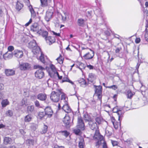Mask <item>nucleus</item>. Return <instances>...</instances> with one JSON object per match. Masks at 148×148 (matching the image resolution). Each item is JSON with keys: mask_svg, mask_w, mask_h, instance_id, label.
<instances>
[{"mask_svg": "<svg viewBox=\"0 0 148 148\" xmlns=\"http://www.w3.org/2000/svg\"><path fill=\"white\" fill-rule=\"evenodd\" d=\"M96 140H98V141L96 143V146H98L100 145L101 144V142L102 140H101L99 139H96Z\"/></svg>", "mask_w": 148, "mask_h": 148, "instance_id": "53", "label": "nucleus"}, {"mask_svg": "<svg viewBox=\"0 0 148 148\" xmlns=\"http://www.w3.org/2000/svg\"><path fill=\"white\" fill-rule=\"evenodd\" d=\"M34 69H38V70H45V68L39 65H36L34 66Z\"/></svg>", "mask_w": 148, "mask_h": 148, "instance_id": "44", "label": "nucleus"}, {"mask_svg": "<svg viewBox=\"0 0 148 148\" xmlns=\"http://www.w3.org/2000/svg\"><path fill=\"white\" fill-rule=\"evenodd\" d=\"M13 55L18 58H21L23 56V53L22 51L16 50L13 52Z\"/></svg>", "mask_w": 148, "mask_h": 148, "instance_id": "12", "label": "nucleus"}, {"mask_svg": "<svg viewBox=\"0 0 148 148\" xmlns=\"http://www.w3.org/2000/svg\"><path fill=\"white\" fill-rule=\"evenodd\" d=\"M122 48L121 47H117L115 50V53L116 54H118L120 53V51L121 50Z\"/></svg>", "mask_w": 148, "mask_h": 148, "instance_id": "51", "label": "nucleus"}, {"mask_svg": "<svg viewBox=\"0 0 148 148\" xmlns=\"http://www.w3.org/2000/svg\"><path fill=\"white\" fill-rule=\"evenodd\" d=\"M84 119L85 121H90L91 118L90 116L88 114H85L84 115Z\"/></svg>", "mask_w": 148, "mask_h": 148, "instance_id": "41", "label": "nucleus"}, {"mask_svg": "<svg viewBox=\"0 0 148 148\" xmlns=\"http://www.w3.org/2000/svg\"><path fill=\"white\" fill-rule=\"evenodd\" d=\"M52 32L53 35H55L56 36H60V33H56L55 32H54L53 31H52Z\"/></svg>", "mask_w": 148, "mask_h": 148, "instance_id": "58", "label": "nucleus"}, {"mask_svg": "<svg viewBox=\"0 0 148 148\" xmlns=\"http://www.w3.org/2000/svg\"><path fill=\"white\" fill-rule=\"evenodd\" d=\"M76 127H77V128H79L82 130H84L85 129V125L82 126V123H77V125L76 126Z\"/></svg>", "mask_w": 148, "mask_h": 148, "instance_id": "37", "label": "nucleus"}, {"mask_svg": "<svg viewBox=\"0 0 148 148\" xmlns=\"http://www.w3.org/2000/svg\"><path fill=\"white\" fill-rule=\"evenodd\" d=\"M12 142V139L9 137H5L4 138L3 143L5 145L11 144Z\"/></svg>", "mask_w": 148, "mask_h": 148, "instance_id": "20", "label": "nucleus"}, {"mask_svg": "<svg viewBox=\"0 0 148 148\" xmlns=\"http://www.w3.org/2000/svg\"><path fill=\"white\" fill-rule=\"evenodd\" d=\"M79 82L81 84V85L82 86H83L84 85H86L87 84L85 81V80L83 78H82L80 80H79Z\"/></svg>", "mask_w": 148, "mask_h": 148, "instance_id": "38", "label": "nucleus"}, {"mask_svg": "<svg viewBox=\"0 0 148 148\" xmlns=\"http://www.w3.org/2000/svg\"><path fill=\"white\" fill-rule=\"evenodd\" d=\"M38 70L35 73V77L39 79H41L45 75V74L43 72V70Z\"/></svg>", "mask_w": 148, "mask_h": 148, "instance_id": "6", "label": "nucleus"}, {"mask_svg": "<svg viewBox=\"0 0 148 148\" xmlns=\"http://www.w3.org/2000/svg\"><path fill=\"white\" fill-rule=\"evenodd\" d=\"M62 93L60 90H57V92L53 91L51 94L50 98L51 100L54 102H58L60 99V95Z\"/></svg>", "mask_w": 148, "mask_h": 148, "instance_id": "1", "label": "nucleus"}, {"mask_svg": "<svg viewBox=\"0 0 148 148\" xmlns=\"http://www.w3.org/2000/svg\"><path fill=\"white\" fill-rule=\"evenodd\" d=\"M32 19L31 18H30L29 21L27 22V23L25 24V26H28L31 23V22H32Z\"/></svg>", "mask_w": 148, "mask_h": 148, "instance_id": "61", "label": "nucleus"}, {"mask_svg": "<svg viewBox=\"0 0 148 148\" xmlns=\"http://www.w3.org/2000/svg\"><path fill=\"white\" fill-rule=\"evenodd\" d=\"M37 98L41 101H45L47 98V96L45 94L39 93L37 96Z\"/></svg>", "mask_w": 148, "mask_h": 148, "instance_id": "17", "label": "nucleus"}, {"mask_svg": "<svg viewBox=\"0 0 148 148\" xmlns=\"http://www.w3.org/2000/svg\"><path fill=\"white\" fill-rule=\"evenodd\" d=\"M81 131H82L79 128H77V127H76V128L73 130V133H74L75 134L79 135V134L80 133Z\"/></svg>", "mask_w": 148, "mask_h": 148, "instance_id": "36", "label": "nucleus"}, {"mask_svg": "<svg viewBox=\"0 0 148 148\" xmlns=\"http://www.w3.org/2000/svg\"><path fill=\"white\" fill-rule=\"evenodd\" d=\"M23 7V5L17 1L16 6V9L18 11H20Z\"/></svg>", "mask_w": 148, "mask_h": 148, "instance_id": "27", "label": "nucleus"}, {"mask_svg": "<svg viewBox=\"0 0 148 148\" xmlns=\"http://www.w3.org/2000/svg\"><path fill=\"white\" fill-rule=\"evenodd\" d=\"M93 138L95 139H99L101 140H103V136L100 134L98 129L95 131V133L93 136Z\"/></svg>", "mask_w": 148, "mask_h": 148, "instance_id": "14", "label": "nucleus"}, {"mask_svg": "<svg viewBox=\"0 0 148 148\" xmlns=\"http://www.w3.org/2000/svg\"><path fill=\"white\" fill-rule=\"evenodd\" d=\"M64 126L66 128L69 127L71 126V118L69 116H66L63 120Z\"/></svg>", "mask_w": 148, "mask_h": 148, "instance_id": "7", "label": "nucleus"}, {"mask_svg": "<svg viewBox=\"0 0 148 148\" xmlns=\"http://www.w3.org/2000/svg\"><path fill=\"white\" fill-rule=\"evenodd\" d=\"M29 10L31 12V17L32 18H34L36 16V13L35 12L34 9L32 8L31 5L29 6Z\"/></svg>", "mask_w": 148, "mask_h": 148, "instance_id": "25", "label": "nucleus"}, {"mask_svg": "<svg viewBox=\"0 0 148 148\" xmlns=\"http://www.w3.org/2000/svg\"><path fill=\"white\" fill-rule=\"evenodd\" d=\"M46 115H48V117H51L53 114V112L50 107L47 106L45 109Z\"/></svg>", "mask_w": 148, "mask_h": 148, "instance_id": "11", "label": "nucleus"}, {"mask_svg": "<svg viewBox=\"0 0 148 148\" xmlns=\"http://www.w3.org/2000/svg\"><path fill=\"white\" fill-rule=\"evenodd\" d=\"M107 87L110 88H112V89L115 90L117 89L118 88L117 86L116 85H113L112 86H107Z\"/></svg>", "mask_w": 148, "mask_h": 148, "instance_id": "50", "label": "nucleus"}, {"mask_svg": "<svg viewBox=\"0 0 148 148\" xmlns=\"http://www.w3.org/2000/svg\"><path fill=\"white\" fill-rule=\"evenodd\" d=\"M38 34L40 35H41L44 38H45V39L47 38L48 35V32L45 30H44L40 29L39 31H38Z\"/></svg>", "mask_w": 148, "mask_h": 148, "instance_id": "16", "label": "nucleus"}, {"mask_svg": "<svg viewBox=\"0 0 148 148\" xmlns=\"http://www.w3.org/2000/svg\"><path fill=\"white\" fill-rule=\"evenodd\" d=\"M111 122L114 125V128L116 129H117L119 128V126L121 125V121L122 119H120L119 122H117L115 119L114 117H112L111 118Z\"/></svg>", "mask_w": 148, "mask_h": 148, "instance_id": "10", "label": "nucleus"}, {"mask_svg": "<svg viewBox=\"0 0 148 148\" xmlns=\"http://www.w3.org/2000/svg\"><path fill=\"white\" fill-rule=\"evenodd\" d=\"M54 148H64V146H59L57 145L54 146Z\"/></svg>", "mask_w": 148, "mask_h": 148, "instance_id": "63", "label": "nucleus"}, {"mask_svg": "<svg viewBox=\"0 0 148 148\" xmlns=\"http://www.w3.org/2000/svg\"><path fill=\"white\" fill-rule=\"evenodd\" d=\"M87 67L90 70L93 69L94 67V66L91 65H87Z\"/></svg>", "mask_w": 148, "mask_h": 148, "instance_id": "59", "label": "nucleus"}, {"mask_svg": "<svg viewBox=\"0 0 148 148\" xmlns=\"http://www.w3.org/2000/svg\"><path fill=\"white\" fill-rule=\"evenodd\" d=\"M42 6H46L48 5V0H40Z\"/></svg>", "mask_w": 148, "mask_h": 148, "instance_id": "40", "label": "nucleus"}, {"mask_svg": "<svg viewBox=\"0 0 148 148\" xmlns=\"http://www.w3.org/2000/svg\"><path fill=\"white\" fill-rule=\"evenodd\" d=\"M118 56L119 58H121L125 56V55L123 53L121 52L119 53Z\"/></svg>", "mask_w": 148, "mask_h": 148, "instance_id": "52", "label": "nucleus"}, {"mask_svg": "<svg viewBox=\"0 0 148 148\" xmlns=\"http://www.w3.org/2000/svg\"><path fill=\"white\" fill-rule=\"evenodd\" d=\"M96 75L95 74L91 73L89 74L88 78V79L89 82L94 84V81L96 79Z\"/></svg>", "mask_w": 148, "mask_h": 148, "instance_id": "13", "label": "nucleus"}, {"mask_svg": "<svg viewBox=\"0 0 148 148\" xmlns=\"http://www.w3.org/2000/svg\"><path fill=\"white\" fill-rule=\"evenodd\" d=\"M77 123H82V126H84V121L81 117H78V118Z\"/></svg>", "mask_w": 148, "mask_h": 148, "instance_id": "45", "label": "nucleus"}, {"mask_svg": "<svg viewBox=\"0 0 148 148\" xmlns=\"http://www.w3.org/2000/svg\"><path fill=\"white\" fill-rule=\"evenodd\" d=\"M27 46L29 48L32 49L33 50H36V51H34L36 53H37L40 50V47L37 45L36 41L34 40L30 41Z\"/></svg>", "mask_w": 148, "mask_h": 148, "instance_id": "2", "label": "nucleus"}, {"mask_svg": "<svg viewBox=\"0 0 148 148\" xmlns=\"http://www.w3.org/2000/svg\"><path fill=\"white\" fill-rule=\"evenodd\" d=\"M64 82H68L70 83H71L72 84H74V83L70 80L68 77H64L62 80V83Z\"/></svg>", "mask_w": 148, "mask_h": 148, "instance_id": "34", "label": "nucleus"}, {"mask_svg": "<svg viewBox=\"0 0 148 148\" xmlns=\"http://www.w3.org/2000/svg\"><path fill=\"white\" fill-rule=\"evenodd\" d=\"M6 114L7 116L11 117L13 115V113L11 110H9L6 112Z\"/></svg>", "mask_w": 148, "mask_h": 148, "instance_id": "48", "label": "nucleus"}, {"mask_svg": "<svg viewBox=\"0 0 148 148\" xmlns=\"http://www.w3.org/2000/svg\"><path fill=\"white\" fill-rule=\"evenodd\" d=\"M8 50L10 51H11L14 50V47L12 46H9L8 47Z\"/></svg>", "mask_w": 148, "mask_h": 148, "instance_id": "56", "label": "nucleus"}, {"mask_svg": "<svg viewBox=\"0 0 148 148\" xmlns=\"http://www.w3.org/2000/svg\"><path fill=\"white\" fill-rule=\"evenodd\" d=\"M9 104V102L7 99H5L3 100L1 102L2 106L3 107H5Z\"/></svg>", "mask_w": 148, "mask_h": 148, "instance_id": "29", "label": "nucleus"}, {"mask_svg": "<svg viewBox=\"0 0 148 148\" xmlns=\"http://www.w3.org/2000/svg\"><path fill=\"white\" fill-rule=\"evenodd\" d=\"M86 67L85 65L82 63H80L79 66L77 65V67L79 69L83 72L82 69H84Z\"/></svg>", "mask_w": 148, "mask_h": 148, "instance_id": "31", "label": "nucleus"}, {"mask_svg": "<svg viewBox=\"0 0 148 148\" xmlns=\"http://www.w3.org/2000/svg\"><path fill=\"white\" fill-rule=\"evenodd\" d=\"M52 82V81L50 79H48L47 81V83L48 84V86H51V83Z\"/></svg>", "mask_w": 148, "mask_h": 148, "instance_id": "57", "label": "nucleus"}, {"mask_svg": "<svg viewBox=\"0 0 148 148\" xmlns=\"http://www.w3.org/2000/svg\"><path fill=\"white\" fill-rule=\"evenodd\" d=\"M140 39L139 38H136L135 40V41L136 43H138L140 42Z\"/></svg>", "mask_w": 148, "mask_h": 148, "instance_id": "62", "label": "nucleus"}, {"mask_svg": "<svg viewBox=\"0 0 148 148\" xmlns=\"http://www.w3.org/2000/svg\"><path fill=\"white\" fill-rule=\"evenodd\" d=\"M94 87L95 88V93L97 96L98 99L101 101L102 98V86H97L94 85Z\"/></svg>", "mask_w": 148, "mask_h": 148, "instance_id": "4", "label": "nucleus"}, {"mask_svg": "<svg viewBox=\"0 0 148 148\" xmlns=\"http://www.w3.org/2000/svg\"><path fill=\"white\" fill-rule=\"evenodd\" d=\"M89 49L92 52L91 53L88 52L85 54L83 57L84 59L86 60L92 59L94 56V51L90 49Z\"/></svg>", "mask_w": 148, "mask_h": 148, "instance_id": "8", "label": "nucleus"}, {"mask_svg": "<svg viewBox=\"0 0 148 148\" xmlns=\"http://www.w3.org/2000/svg\"><path fill=\"white\" fill-rule=\"evenodd\" d=\"M96 123L99 125L101 123V119L100 117H97L95 118Z\"/></svg>", "mask_w": 148, "mask_h": 148, "instance_id": "46", "label": "nucleus"}, {"mask_svg": "<svg viewBox=\"0 0 148 148\" xmlns=\"http://www.w3.org/2000/svg\"><path fill=\"white\" fill-rule=\"evenodd\" d=\"M40 60V61L42 62L43 63L45 64V60L44 59V58L43 56V55H42V54H41V55L39 58Z\"/></svg>", "mask_w": 148, "mask_h": 148, "instance_id": "49", "label": "nucleus"}, {"mask_svg": "<svg viewBox=\"0 0 148 148\" xmlns=\"http://www.w3.org/2000/svg\"><path fill=\"white\" fill-rule=\"evenodd\" d=\"M112 143L113 146H116L117 145L118 143L116 141L112 140Z\"/></svg>", "mask_w": 148, "mask_h": 148, "instance_id": "55", "label": "nucleus"}, {"mask_svg": "<svg viewBox=\"0 0 148 148\" xmlns=\"http://www.w3.org/2000/svg\"><path fill=\"white\" fill-rule=\"evenodd\" d=\"M39 26L38 24L37 23H35L33 24L31 26V30L34 32H37L38 34V31L39 30Z\"/></svg>", "mask_w": 148, "mask_h": 148, "instance_id": "19", "label": "nucleus"}, {"mask_svg": "<svg viewBox=\"0 0 148 148\" xmlns=\"http://www.w3.org/2000/svg\"><path fill=\"white\" fill-rule=\"evenodd\" d=\"M12 53H9V55H8V53H5L3 55V58L5 60L8 58H11L12 57Z\"/></svg>", "mask_w": 148, "mask_h": 148, "instance_id": "33", "label": "nucleus"}, {"mask_svg": "<svg viewBox=\"0 0 148 148\" xmlns=\"http://www.w3.org/2000/svg\"><path fill=\"white\" fill-rule=\"evenodd\" d=\"M85 143L83 139L80 140L79 143L78 147L79 148H84Z\"/></svg>", "mask_w": 148, "mask_h": 148, "instance_id": "30", "label": "nucleus"}, {"mask_svg": "<svg viewBox=\"0 0 148 148\" xmlns=\"http://www.w3.org/2000/svg\"><path fill=\"white\" fill-rule=\"evenodd\" d=\"M48 129V126L45 125H44L43 127L40 131V133L42 134H45L47 131Z\"/></svg>", "mask_w": 148, "mask_h": 148, "instance_id": "28", "label": "nucleus"}, {"mask_svg": "<svg viewBox=\"0 0 148 148\" xmlns=\"http://www.w3.org/2000/svg\"><path fill=\"white\" fill-rule=\"evenodd\" d=\"M34 106H29L27 108V112L28 113H31L34 111Z\"/></svg>", "mask_w": 148, "mask_h": 148, "instance_id": "26", "label": "nucleus"}, {"mask_svg": "<svg viewBox=\"0 0 148 148\" xmlns=\"http://www.w3.org/2000/svg\"><path fill=\"white\" fill-rule=\"evenodd\" d=\"M112 111L113 112L116 113L117 114L119 121H120L121 119H122L124 114V112L122 110V108H119L118 106H116L113 108Z\"/></svg>", "mask_w": 148, "mask_h": 148, "instance_id": "3", "label": "nucleus"}, {"mask_svg": "<svg viewBox=\"0 0 148 148\" xmlns=\"http://www.w3.org/2000/svg\"><path fill=\"white\" fill-rule=\"evenodd\" d=\"M104 34H105V35H106V36H110V32L108 31H104Z\"/></svg>", "mask_w": 148, "mask_h": 148, "instance_id": "60", "label": "nucleus"}, {"mask_svg": "<svg viewBox=\"0 0 148 148\" xmlns=\"http://www.w3.org/2000/svg\"><path fill=\"white\" fill-rule=\"evenodd\" d=\"M34 103L35 106L38 108H40L41 107L38 101L36 100L34 101Z\"/></svg>", "mask_w": 148, "mask_h": 148, "instance_id": "47", "label": "nucleus"}, {"mask_svg": "<svg viewBox=\"0 0 148 148\" xmlns=\"http://www.w3.org/2000/svg\"><path fill=\"white\" fill-rule=\"evenodd\" d=\"M19 68L22 71L28 70L31 69V65L27 63H23L20 64Z\"/></svg>", "mask_w": 148, "mask_h": 148, "instance_id": "5", "label": "nucleus"}, {"mask_svg": "<svg viewBox=\"0 0 148 148\" xmlns=\"http://www.w3.org/2000/svg\"><path fill=\"white\" fill-rule=\"evenodd\" d=\"M145 39L146 41H148V34H145Z\"/></svg>", "mask_w": 148, "mask_h": 148, "instance_id": "64", "label": "nucleus"}, {"mask_svg": "<svg viewBox=\"0 0 148 148\" xmlns=\"http://www.w3.org/2000/svg\"><path fill=\"white\" fill-rule=\"evenodd\" d=\"M127 98L131 99L134 94V93L132 92L130 90H127L126 91Z\"/></svg>", "mask_w": 148, "mask_h": 148, "instance_id": "24", "label": "nucleus"}, {"mask_svg": "<svg viewBox=\"0 0 148 148\" xmlns=\"http://www.w3.org/2000/svg\"><path fill=\"white\" fill-rule=\"evenodd\" d=\"M53 14V12L52 11H47L46 12L45 18V20L47 22L49 21L52 18Z\"/></svg>", "mask_w": 148, "mask_h": 148, "instance_id": "9", "label": "nucleus"}, {"mask_svg": "<svg viewBox=\"0 0 148 148\" xmlns=\"http://www.w3.org/2000/svg\"><path fill=\"white\" fill-rule=\"evenodd\" d=\"M34 140L33 139H28L26 141L27 143L30 145H33L34 143Z\"/></svg>", "mask_w": 148, "mask_h": 148, "instance_id": "42", "label": "nucleus"}, {"mask_svg": "<svg viewBox=\"0 0 148 148\" xmlns=\"http://www.w3.org/2000/svg\"><path fill=\"white\" fill-rule=\"evenodd\" d=\"M46 115V114L44 112H39L38 114V116L39 117V118L40 119H42V118H43L45 115Z\"/></svg>", "mask_w": 148, "mask_h": 148, "instance_id": "43", "label": "nucleus"}, {"mask_svg": "<svg viewBox=\"0 0 148 148\" xmlns=\"http://www.w3.org/2000/svg\"><path fill=\"white\" fill-rule=\"evenodd\" d=\"M85 22V21L84 19L82 18H80L77 20V24L79 26L83 27L84 25Z\"/></svg>", "mask_w": 148, "mask_h": 148, "instance_id": "22", "label": "nucleus"}, {"mask_svg": "<svg viewBox=\"0 0 148 148\" xmlns=\"http://www.w3.org/2000/svg\"><path fill=\"white\" fill-rule=\"evenodd\" d=\"M61 134L64 136L66 137H67L69 135L70 133L66 130L60 131L59 132Z\"/></svg>", "mask_w": 148, "mask_h": 148, "instance_id": "32", "label": "nucleus"}, {"mask_svg": "<svg viewBox=\"0 0 148 148\" xmlns=\"http://www.w3.org/2000/svg\"><path fill=\"white\" fill-rule=\"evenodd\" d=\"M5 72L6 75L7 76L13 75L15 74V71L12 69H5Z\"/></svg>", "mask_w": 148, "mask_h": 148, "instance_id": "21", "label": "nucleus"}, {"mask_svg": "<svg viewBox=\"0 0 148 148\" xmlns=\"http://www.w3.org/2000/svg\"><path fill=\"white\" fill-rule=\"evenodd\" d=\"M50 67L53 73V74H55L56 73V72H57L56 71V69L54 65L53 64H51L50 65Z\"/></svg>", "mask_w": 148, "mask_h": 148, "instance_id": "39", "label": "nucleus"}, {"mask_svg": "<svg viewBox=\"0 0 148 148\" xmlns=\"http://www.w3.org/2000/svg\"><path fill=\"white\" fill-rule=\"evenodd\" d=\"M32 119V117L31 115L29 114L26 116L25 118V122H28L30 121Z\"/></svg>", "mask_w": 148, "mask_h": 148, "instance_id": "35", "label": "nucleus"}, {"mask_svg": "<svg viewBox=\"0 0 148 148\" xmlns=\"http://www.w3.org/2000/svg\"><path fill=\"white\" fill-rule=\"evenodd\" d=\"M145 27L146 29L145 30V33L148 34V21H147V23L146 24Z\"/></svg>", "mask_w": 148, "mask_h": 148, "instance_id": "54", "label": "nucleus"}, {"mask_svg": "<svg viewBox=\"0 0 148 148\" xmlns=\"http://www.w3.org/2000/svg\"><path fill=\"white\" fill-rule=\"evenodd\" d=\"M62 108L65 112L67 113L71 112V108L68 104L64 105Z\"/></svg>", "mask_w": 148, "mask_h": 148, "instance_id": "23", "label": "nucleus"}, {"mask_svg": "<svg viewBox=\"0 0 148 148\" xmlns=\"http://www.w3.org/2000/svg\"><path fill=\"white\" fill-rule=\"evenodd\" d=\"M45 40L47 43H48L49 45H51L55 42L56 38L54 37L49 36L46 38Z\"/></svg>", "mask_w": 148, "mask_h": 148, "instance_id": "15", "label": "nucleus"}, {"mask_svg": "<svg viewBox=\"0 0 148 148\" xmlns=\"http://www.w3.org/2000/svg\"><path fill=\"white\" fill-rule=\"evenodd\" d=\"M89 127L92 130H93L95 131L98 129V126L96 123L90 122Z\"/></svg>", "mask_w": 148, "mask_h": 148, "instance_id": "18", "label": "nucleus"}]
</instances>
